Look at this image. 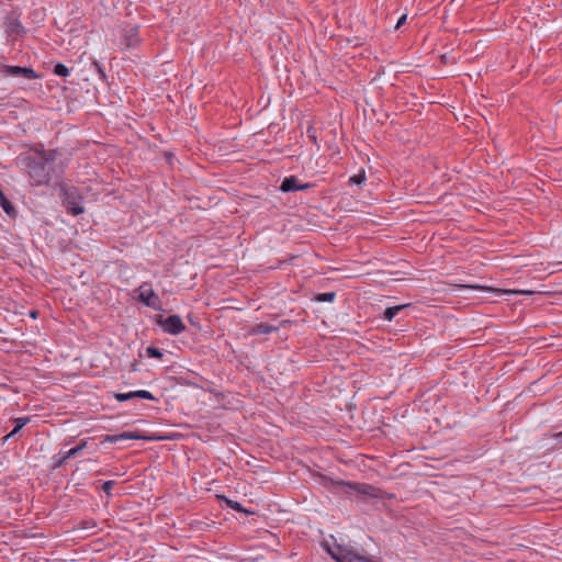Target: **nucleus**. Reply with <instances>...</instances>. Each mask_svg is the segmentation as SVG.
<instances>
[{
  "label": "nucleus",
  "mask_w": 562,
  "mask_h": 562,
  "mask_svg": "<svg viewBox=\"0 0 562 562\" xmlns=\"http://www.w3.org/2000/svg\"><path fill=\"white\" fill-rule=\"evenodd\" d=\"M31 316H32V317H36V313H35V312H32V313H31Z\"/></svg>",
  "instance_id": "cd10ccee"
},
{
  "label": "nucleus",
  "mask_w": 562,
  "mask_h": 562,
  "mask_svg": "<svg viewBox=\"0 0 562 562\" xmlns=\"http://www.w3.org/2000/svg\"><path fill=\"white\" fill-rule=\"evenodd\" d=\"M139 439H144V436H142L140 434H138L136 431H124L119 435H108V436H105L104 441L110 442V443H115V442L122 441V440H139Z\"/></svg>",
  "instance_id": "9d476101"
},
{
  "label": "nucleus",
  "mask_w": 562,
  "mask_h": 562,
  "mask_svg": "<svg viewBox=\"0 0 562 562\" xmlns=\"http://www.w3.org/2000/svg\"><path fill=\"white\" fill-rule=\"evenodd\" d=\"M226 502H227V505H228L232 509H234V510H236V512H238V513H244V512H245L244 507H243V506H241V504H239L238 502L231 501V499H226Z\"/></svg>",
  "instance_id": "412c9836"
},
{
  "label": "nucleus",
  "mask_w": 562,
  "mask_h": 562,
  "mask_svg": "<svg viewBox=\"0 0 562 562\" xmlns=\"http://www.w3.org/2000/svg\"><path fill=\"white\" fill-rule=\"evenodd\" d=\"M54 74L59 77H67L69 75V69L64 64H57L54 67Z\"/></svg>",
  "instance_id": "f3484780"
},
{
  "label": "nucleus",
  "mask_w": 562,
  "mask_h": 562,
  "mask_svg": "<svg viewBox=\"0 0 562 562\" xmlns=\"http://www.w3.org/2000/svg\"><path fill=\"white\" fill-rule=\"evenodd\" d=\"M4 29H5V33L9 36L16 37V36H22L23 34H25L24 26L22 25L20 20L14 15H9L5 18Z\"/></svg>",
  "instance_id": "6e6552de"
},
{
  "label": "nucleus",
  "mask_w": 562,
  "mask_h": 562,
  "mask_svg": "<svg viewBox=\"0 0 562 562\" xmlns=\"http://www.w3.org/2000/svg\"><path fill=\"white\" fill-rule=\"evenodd\" d=\"M326 551L337 562H371L367 557L358 553L353 548L334 543H326Z\"/></svg>",
  "instance_id": "f03ea898"
},
{
  "label": "nucleus",
  "mask_w": 562,
  "mask_h": 562,
  "mask_svg": "<svg viewBox=\"0 0 562 562\" xmlns=\"http://www.w3.org/2000/svg\"><path fill=\"white\" fill-rule=\"evenodd\" d=\"M335 491L346 495L359 494L369 497H378L379 490L366 483H352L345 481L334 482Z\"/></svg>",
  "instance_id": "7ed1b4c3"
},
{
  "label": "nucleus",
  "mask_w": 562,
  "mask_h": 562,
  "mask_svg": "<svg viewBox=\"0 0 562 562\" xmlns=\"http://www.w3.org/2000/svg\"><path fill=\"white\" fill-rule=\"evenodd\" d=\"M114 397L119 401V402H125V401H128V400H132L133 398V393L132 392H128V393H116L114 395Z\"/></svg>",
  "instance_id": "4be33fe9"
},
{
  "label": "nucleus",
  "mask_w": 562,
  "mask_h": 562,
  "mask_svg": "<svg viewBox=\"0 0 562 562\" xmlns=\"http://www.w3.org/2000/svg\"><path fill=\"white\" fill-rule=\"evenodd\" d=\"M405 307V305H397L393 307H387L384 311V318L389 322H391L400 311H402Z\"/></svg>",
  "instance_id": "2eb2a0df"
},
{
  "label": "nucleus",
  "mask_w": 562,
  "mask_h": 562,
  "mask_svg": "<svg viewBox=\"0 0 562 562\" xmlns=\"http://www.w3.org/2000/svg\"><path fill=\"white\" fill-rule=\"evenodd\" d=\"M156 323L165 333L169 335L177 336L186 330V325L179 315H171L167 318L158 316Z\"/></svg>",
  "instance_id": "20e7f679"
},
{
  "label": "nucleus",
  "mask_w": 562,
  "mask_h": 562,
  "mask_svg": "<svg viewBox=\"0 0 562 562\" xmlns=\"http://www.w3.org/2000/svg\"><path fill=\"white\" fill-rule=\"evenodd\" d=\"M136 292L138 293V300L146 306H149L157 311L161 310V302L148 282H143L137 288Z\"/></svg>",
  "instance_id": "39448f33"
},
{
  "label": "nucleus",
  "mask_w": 562,
  "mask_h": 562,
  "mask_svg": "<svg viewBox=\"0 0 562 562\" xmlns=\"http://www.w3.org/2000/svg\"><path fill=\"white\" fill-rule=\"evenodd\" d=\"M513 292L517 293V294H531L532 293L531 291H526V290H514Z\"/></svg>",
  "instance_id": "393cba45"
},
{
  "label": "nucleus",
  "mask_w": 562,
  "mask_h": 562,
  "mask_svg": "<svg viewBox=\"0 0 562 562\" xmlns=\"http://www.w3.org/2000/svg\"><path fill=\"white\" fill-rule=\"evenodd\" d=\"M311 186L308 183L301 184L297 179L293 176L284 178L281 183V191L283 192H295L308 189Z\"/></svg>",
  "instance_id": "1a4fd4ad"
},
{
  "label": "nucleus",
  "mask_w": 562,
  "mask_h": 562,
  "mask_svg": "<svg viewBox=\"0 0 562 562\" xmlns=\"http://www.w3.org/2000/svg\"><path fill=\"white\" fill-rule=\"evenodd\" d=\"M277 329L278 328L272 325L260 323L252 327L251 334L252 335H268V334L276 331Z\"/></svg>",
  "instance_id": "f8f14e48"
},
{
  "label": "nucleus",
  "mask_w": 562,
  "mask_h": 562,
  "mask_svg": "<svg viewBox=\"0 0 562 562\" xmlns=\"http://www.w3.org/2000/svg\"><path fill=\"white\" fill-rule=\"evenodd\" d=\"M115 484L114 481H106L102 484V490L104 493H106L109 496L111 495V490L113 485Z\"/></svg>",
  "instance_id": "5701e85b"
},
{
  "label": "nucleus",
  "mask_w": 562,
  "mask_h": 562,
  "mask_svg": "<svg viewBox=\"0 0 562 562\" xmlns=\"http://www.w3.org/2000/svg\"><path fill=\"white\" fill-rule=\"evenodd\" d=\"M553 437H554L557 440L561 441V440H562V431L554 434V435H553Z\"/></svg>",
  "instance_id": "a878e982"
},
{
  "label": "nucleus",
  "mask_w": 562,
  "mask_h": 562,
  "mask_svg": "<svg viewBox=\"0 0 562 562\" xmlns=\"http://www.w3.org/2000/svg\"><path fill=\"white\" fill-rule=\"evenodd\" d=\"M95 67H98V68H99V71L103 75V72H102V70H101V68H100V66H99V64H97V63H95Z\"/></svg>",
  "instance_id": "bb28decb"
},
{
  "label": "nucleus",
  "mask_w": 562,
  "mask_h": 562,
  "mask_svg": "<svg viewBox=\"0 0 562 562\" xmlns=\"http://www.w3.org/2000/svg\"><path fill=\"white\" fill-rule=\"evenodd\" d=\"M2 72L5 76L23 77V78L29 79V80L37 78L36 72L32 68H27V67L9 66V65H7V66H3Z\"/></svg>",
  "instance_id": "0eeeda50"
},
{
  "label": "nucleus",
  "mask_w": 562,
  "mask_h": 562,
  "mask_svg": "<svg viewBox=\"0 0 562 562\" xmlns=\"http://www.w3.org/2000/svg\"><path fill=\"white\" fill-rule=\"evenodd\" d=\"M29 420H30L29 417L15 418L14 419L15 426H14L13 430L8 435V437L15 436V434H18L20 431V429H22L29 423Z\"/></svg>",
  "instance_id": "4468645a"
},
{
  "label": "nucleus",
  "mask_w": 562,
  "mask_h": 562,
  "mask_svg": "<svg viewBox=\"0 0 562 562\" xmlns=\"http://www.w3.org/2000/svg\"><path fill=\"white\" fill-rule=\"evenodd\" d=\"M406 19H407V15H406V14H403V15L398 19V21H397V23H396V25H395V30H398V29H400V27L405 23Z\"/></svg>",
  "instance_id": "b1692460"
},
{
  "label": "nucleus",
  "mask_w": 562,
  "mask_h": 562,
  "mask_svg": "<svg viewBox=\"0 0 562 562\" xmlns=\"http://www.w3.org/2000/svg\"><path fill=\"white\" fill-rule=\"evenodd\" d=\"M349 181L355 184H362L366 181L364 171L362 170L359 173L352 176Z\"/></svg>",
  "instance_id": "6ab92c4d"
},
{
  "label": "nucleus",
  "mask_w": 562,
  "mask_h": 562,
  "mask_svg": "<svg viewBox=\"0 0 562 562\" xmlns=\"http://www.w3.org/2000/svg\"><path fill=\"white\" fill-rule=\"evenodd\" d=\"M132 393H133V398L138 397V398H144V400H149V401L156 400L155 396L149 391H146V390L132 391Z\"/></svg>",
  "instance_id": "dca6fc26"
},
{
  "label": "nucleus",
  "mask_w": 562,
  "mask_h": 562,
  "mask_svg": "<svg viewBox=\"0 0 562 562\" xmlns=\"http://www.w3.org/2000/svg\"><path fill=\"white\" fill-rule=\"evenodd\" d=\"M81 202L82 199L75 188L64 189L63 203L69 213L72 215H79L83 213L85 209Z\"/></svg>",
  "instance_id": "423d86ee"
},
{
  "label": "nucleus",
  "mask_w": 562,
  "mask_h": 562,
  "mask_svg": "<svg viewBox=\"0 0 562 562\" xmlns=\"http://www.w3.org/2000/svg\"><path fill=\"white\" fill-rule=\"evenodd\" d=\"M56 150H41L34 157L24 158L25 168L33 186L47 184L50 181L49 164L55 161Z\"/></svg>",
  "instance_id": "f257e3e1"
},
{
  "label": "nucleus",
  "mask_w": 562,
  "mask_h": 562,
  "mask_svg": "<svg viewBox=\"0 0 562 562\" xmlns=\"http://www.w3.org/2000/svg\"><path fill=\"white\" fill-rule=\"evenodd\" d=\"M86 447H87V441H81L80 445H78L77 447L67 451L66 454L58 461V464L61 465L63 463H65L66 460L72 458V457H76Z\"/></svg>",
  "instance_id": "ddd939ff"
},
{
  "label": "nucleus",
  "mask_w": 562,
  "mask_h": 562,
  "mask_svg": "<svg viewBox=\"0 0 562 562\" xmlns=\"http://www.w3.org/2000/svg\"><path fill=\"white\" fill-rule=\"evenodd\" d=\"M336 294L335 292H326L318 295L317 300L321 302H333Z\"/></svg>",
  "instance_id": "aec40b11"
},
{
  "label": "nucleus",
  "mask_w": 562,
  "mask_h": 562,
  "mask_svg": "<svg viewBox=\"0 0 562 562\" xmlns=\"http://www.w3.org/2000/svg\"><path fill=\"white\" fill-rule=\"evenodd\" d=\"M138 26H131L124 31L126 47H135L139 43Z\"/></svg>",
  "instance_id": "9b49d317"
},
{
  "label": "nucleus",
  "mask_w": 562,
  "mask_h": 562,
  "mask_svg": "<svg viewBox=\"0 0 562 562\" xmlns=\"http://www.w3.org/2000/svg\"><path fill=\"white\" fill-rule=\"evenodd\" d=\"M146 353L148 357L156 358V359H161L164 356L162 352L156 347H147Z\"/></svg>",
  "instance_id": "a211bd4d"
}]
</instances>
